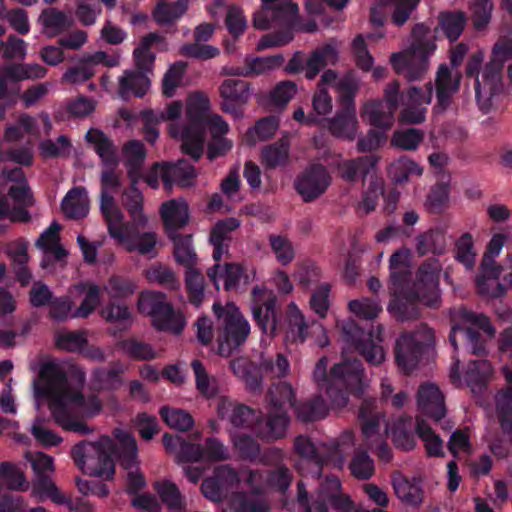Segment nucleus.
<instances>
[{"label":"nucleus","instance_id":"nucleus-36","mask_svg":"<svg viewBox=\"0 0 512 512\" xmlns=\"http://www.w3.org/2000/svg\"><path fill=\"white\" fill-rule=\"evenodd\" d=\"M154 172L162 177L167 189H170L174 182L181 186H189L196 177L194 168L184 160L176 164H157L154 166Z\"/></svg>","mask_w":512,"mask_h":512},{"label":"nucleus","instance_id":"nucleus-63","mask_svg":"<svg viewBox=\"0 0 512 512\" xmlns=\"http://www.w3.org/2000/svg\"><path fill=\"white\" fill-rule=\"evenodd\" d=\"M87 343L83 332L59 331L55 335V344L58 348L70 352H82Z\"/></svg>","mask_w":512,"mask_h":512},{"label":"nucleus","instance_id":"nucleus-28","mask_svg":"<svg viewBox=\"0 0 512 512\" xmlns=\"http://www.w3.org/2000/svg\"><path fill=\"white\" fill-rule=\"evenodd\" d=\"M459 361L451 369L450 377L454 384L460 386L463 384L458 372ZM493 374V367L487 360H471L465 372L464 383L467 384L473 392L480 388Z\"/></svg>","mask_w":512,"mask_h":512},{"label":"nucleus","instance_id":"nucleus-57","mask_svg":"<svg viewBox=\"0 0 512 512\" xmlns=\"http://www.w3.org/2000/svg\"><path fill=\"white\" fill-rule=\"evenodd\" d=\"M169 238L174 243V256L176 261L186 268L195 266L197 258L192 246L191 236H182L177 233L170 235Z\"/></svg>","mask_w":512,"mask_h":512},{"label":"nucleus","instance_id":"nucleus-31","mask_svg":"<svg viewBox=\"0 0 512 512\" xmlns=\"http://www.w3.org/2000/svg\"><path fill=\"white\" fill-rule=\"evenodd\" d=\"M417 402L421 413L435 421L445 416L444 396L436 385L432 383L422 385L418 391Z\"/></svg>","mask_w":512,"mask_h":512},{"label":"nucleus","instance_id":"nucleus-55","mask_svg":"<svg viewBox=\"0 0 512 512\" xmlns=\"http://www.w3.org/2000/svg\"><path fill=\"white\" fill-rule=\"evenodd\" d=\"M43 32L49 37L56 36L71 25V20L61 11L50 8L44 10L38 19Z\"/></svg>","mask_w":512,"mask_h":512},{"label":"nucleus","instance_id":"nucleus-48","mask_svg":"<svg viewBox=\"0 0 512 512\" xmlns=\"http://www.w3.org/2000/svg\"><path fill=\"white\" fill-rule=\"evenodd\" d=\"M393 488L397 497L409 505H419L423 500V491L417 481L409 480L401 475L393 477Z\"/></svg>","mask_w":512,"mask_h":512},{"label":"nucleus","instance_id":"nucleus-49","mask_svg":"<svg viewBox=\"0 0 512 512\" xmlns=\"http://www.w3.org/2000/svg\"><path fill=\"white\" fill-rule=\"evenodd\" d=\"M374 156H363L353 160H346L339 164V172L343 179L355 181L365 177L376 165Z\"/></svg>","mask_w":512,"mask_h":512},{"label":"nucleus","instance_id":"nucleus-46","mask_svg":"<svg viewBox=\"0 0 512 512\" xmlns=\"http://www.w3.org/2000/svg\"><path fill=\"white\" fill-rule=\"evenodd\" d=\"M162 45L163 38L159 34L150 33L144 36L133 52L137 68L150 71L155 59L154 54L151 52V48Z\"/></svg>","mask_w":512,"mask_h":512},{"label":"nucleus","instance_id":"nucleus-34","mask_svg":"<svg viewBox=\"0 0 512 512\" xmlns=\"http://www.w3.org/2000/svg\"><path fill=\"white\" fill-rule=\"evenodd\" d=\"M435 82L437 96L435 109L443 111L450 104L452 96L459 89L460 75L453 73L447 65L442 64L437 70Z\"/></svg>","mask_w":512,"mask_h":512},{"label":"nucleus","instance_id":"nucleus-12","mask_svg":"<svg viewBox=\"0 0 512 512\" xmlns=\"http://www.w3.org/2000/svg\"><path fill=\"white\" fill-rule=\"evenodd\" d=\"M512 55V38L498 42L492 50V59L485 66L482 80L477 78V103L486 111L491 107L492 98L502 89V68L506 59Z\"/></svg>","mask_w":512,"mask_h":512},{"label":"nucleus","instance_id":"nucleus-40","mask_svg":"<svg viewBox=\"0 0 512 512\" xmlns=\"http://www.w3.org/2000/svg\"><path fill=\"white\" fill-rule=\"evenodd\" d=\"M360 338L356 343V348L371 364H380L385 360V351L381 345V329L378 327L375 332L364 333L355 327Z\"/></svg>","mask_w":512,"mask_h":512},{"label":"nucleus","instance_id":"nucleus-5","mask_svg":"<svg viewBox=\"0 0 512 512\" xmlns=\"http://www.w3.org/2000/svg\"><path fill=\"white\" fill-rule=\"evenodd\" d=\"M213 311L217 318L216 327L207 317L199 318L196 322L197 338L204 345L215 340L218 353L227 357L247 340L251 327L232 302L225 305L214 303Z\"/></svg>","mask_w":512,"mask_h":512},{"label":"nucleus","instance_id":"nucleus-32","mask_svg":"<svg viewBox=\"0 0 512 512\" xmlns=\"http://www.w3.org/2000/svg\"><path fill=\"white\" fill-rule=\"evenodd\" d=\"M47 69L37 63L17 64L9 67L0 66V99L6 93L7 83L9 80L21 81L28 79H40L45 77ZM2 111H0V119Z\"/></svg>","mask_w":512,"mask_h":512},{"label":"nucleus","instance_id":"nucleus-23","mask_svg":"<svg viewBox=\"0 0 512 512\" xmlns=\"http://www.w3.org/2000/svg\"><path fill=\"white\" fill-rule=\"evenodd\" d=\"M330 182L326 168L323 165H314L298 178L296 189L305 201H311L321 195Z\"/></svg>","mask_w":512,"mask_h":512},{"label":"nucleus","instance_id":"nucleus-19","mask_svg":"<svg viewBox=\"0 0 512 512\" xmlns=\"http://www.w3.org/2000/svg\"><path fill=\"white\" fill-rule=\"evenodd\" d=\"M399 83L393 81L389 83L384 91L386 103L381 101H367L362 108L361 117L374 127L384 130L389 129L394 121V112L399 106L398 94Z\"/></svg>","mask_w":512,"mask_h":512},{"label":"nucleus","instance_id":"nucleus-7","mask_svg":"<svg viewBox=\"0 0 512 512\" xmlns=\"http://www.w3.org/2000/svg\"><path fill=\"white\" fill-rule=\"evenodd\" d=\"M210 100L208 96L199 91L190 93L186 99L187 124L179 127L172 123L169 126V135L180 139L182 151L195 160L199 159L204 146V121L210 115Z\"/></svg>","mask_w":512,"mask_h":512},{"label":"nucleus","instance_id":"nucleus-3","mask_svg":"<svg viewBox=\"0 0 512 512\" xmlns=\"http://www.w3.org/2000/svg\"><path fill=\"white\" fill-rule=\"evenodd\" d=\"M114 436L117 449L109 437L103 436L96 442H81L74 446L73 459L84 473L109 479L115 471L112 456H117L126 471L128 492L136 493L146 483L139 468L136 440L122 429H115Z\"/></svg>","mask_w":512,"mask_h":512},{"label":"nucleus","instance_id":"nucleus-43","mask_svg":"<svg viewBox=\"0 0 512 512\" xmlns=\"http://www.w3.org/2000/svg\"><path fill=\"white\" fill-rule=\"evenodd\" d=\"M328 129L338 138L354 140L358 130V120L354 106L346 107L343 113H338L330 119Z\"/></svg>","mask_w":512,"mask_h":512},{"label":"nucleus","instance_id":"nucleus-15","mask_svg":"<svg viewBox=\"0 0 512 512\" xmlns=\"http://www.w3.org/2000/svg\"><path fill=\"white\" fill-rule=\"evenodd\" d=\"M271 408L266 419V430L259 432L268 439L282 438L287 430L288 417L285 408L294 405V390L290 384L282 382L269 391Z\"/></svg>","mask_w":512,"mask_h":512},{"label":"nucleus","instance_id":"nucleus-11","mask_svg":"<svg viewBox=\"0 0 512 512\" xmlns=\"http://www.w3.org/2000/svg\"><path fill=\"white\" fill-rule=\"evenodd\" d=\"M452 328L449 336L450 343L457 350L458 343H464L474 354L484 352V346L478 343V331L482 330L492 337L495 333L488 318L483 314H475L465 308H457L451 312Z\"/></svg>","mask_w":512,"mask_h":512},{"label":"nucleus","instance_id":"nucleus-22","mask_svg":"<svg viewBox=\"0 0 512 512\" xmlns=\"http://www.w3.org/2000/svg\"><path fill=\"white\" fill-rule=\"evenodd\" d=\"M217 412L222 419H228L237 429H251L262 438H266L259 432L266 430V420L258 421L255 412L250 408L233 404L230 400L221 397L217 399Z\"/></svg>","mask_w":512,"mask_h":512},{"label":"nucleus","instance_id":"nucleus-44","mask_svg":"<svg viewBox=\"0 0 512 512\" xmlns=\"http://www.w3.org/2000/svg\"><path fill=\"white\" fill-rule=\"evenodd\" d=\"M283 63L281 55L269 57L246 58L243 67L227 69V73L236 76H251L267 73Z\"/></svg>","mask_w":512,"mask_h":512},{"label":"nucleus","instance_id":"nucleus-39","mask_svg":"<svg viewBox=\"0 0 512 512\" xmlns=\"http://www.w3.org/2000/svg\"><path fill=\"white\" fill-rule=\"evenodd\" d=\"M135 185L136 180L134 176H132L131 187L123 192L122 204L130 217L129 226L145 227L148 218L143 211L144 198Z\"/></svg>","mask_w":512,"mask_h":512},{"label":"nucleus","instance_id":"nucleus-9","mask_svg":"<svg viewBox=\"0 0 512 512\" xmlns=\"http://www.w3.org/2000/svg\"><path fill=\"white\" fill-rule=\"evenodd\" d=\"M327 360L321 358L313 372V377L317 382L324 381L321 389L331 399L333 407H340L346 404V398L339 392L334 391V387H345L352 393H359L362 390V368L358 360L344 361L335 365L331 371V380L326 382Z\"/></svg>","mask_w":512,"mask_h":512},{"label":"nucleus","instance_id":"nucleus-6","mask_svg":"<svg viewBox=\"0 0 512 512\" xmlns=\"http://www.w3.org/2000/svg\"><path fill=\"white\" fill-rule=\"evenodd\" d=\"M86 139L93 145L103 165L107 167L101 174L100 210L108 225L124 216L111 195L121 186L119 175L111 169L118 164L117 151L113 143L98 130H89L86 133Z\"/></svg>","mask_w":512,"mask_h":512},{"label":"nucleus","instance_id":"nucleus-18","mask_svg":"<svg viewBox=\"0 0 512 512\" xmlns=\"http://www.w3.org/2000/svg\"><path fill=\"white\" fill-rule=\"evenodd\" d=\"M433 342V331L422 325L414 333H404L397 340L396 361L404 372L413 370L419 362L423 348Z\"/></svg>","mask_w":512,"mask_h":512},{"label":"nucleus","instance_id":"nucleus-38","mask_svg":"<svg viewBox=\"0 0 512 512\" xmlns=\"http://www.w3.org/2000/svg\"><path fill=\"white\" fill-rule=\"evenodd\" d=\"M239 226L240 221L236 218H228L215 224L210 233V243L214 248L213 258L215 261L218 262L223 256L227 255L231 232Z\"/></svg>","mask_w":512,"mask_h":512},{"label":"nucleus","instance_id":"nucleus-10","mask_svg":"<svg viewBox=\"0 0 512 512\" xmlns=\"http://www.w3.org/2000/svg\"><path fill=\"white\" fill-rule=\"evenodd\" d=\"M381 418L374 400L365 401L361 405L359 420L363 443L358 445L349 464L352 475L357 479H368L374 473V462L362 447L372 448L376 444Z\"/></svg>","mask_w":512,"mask_h":512},{"label":"nucleus","instance_id":"nucleus-30","mask_svg":"<svg viewBox=\"0 0 512 512\" xmlns=\"http://www.w3.org/2000/svg\"><path fill=\"white\" fill-rule=\"evenodd\" d=\"M60 225L57 222L51 225L40 235L36 245L42 250L44 257L41 266L45 269L51 265V260L62 261L67 256V251L60 244Z\"/></svg>","mask_w":512,"mask_h":512},{"label":"nucleus","instance_id":"nucleus-4","mask_svg":"<svg viewBox=\"0 0 512 512\" xmlns=\"http://www.w3.org/2000/svg\"><path fill=\"white\" fill-rule=\"evenodd\" d=\"M411 260L409 249L402 248L396 251L389 261L391 277V293L394 299L390 302L388 310L399 320H407L418 314L412 305L406 311L404 300L414 302L418 300L423 304L435 307L439 304V273L441 266L436 259H429L417 271L414 283L410 286L406 280Z\"/></svg>","mask_w":512,"mask_h":512},{"label":"nucleus","instance_id":"nucleus-26","mask_svg":"<svg viewBox=\"0 0 512 512\" xmlns=\"http://www.w3.org/2000/svg\"><path fill=\"white\" fill-rule=\"evenodd\" d=\"M502 373L505 379V387L496 395V412L501 427L512 447V370L504 366Z\"/></svg>","mask_w":512,"mask_h":512},{"label":"nucleus","instance_id":"nucleus-13","mask_svg":"<svg viewBox=\"0 0 512 512\" xmlns=\"http://www.w3.org/2000/svg\"><path fill=\"white\" fill-rule=\"evenodd\" d=\"M137 307L140 313L152 317L153 326L159 330L179 334L186 324L183 315L172 310L162 293L142 292L138 298Z\"/></svg>","mask_w":512,"mask_h":512},{"label":"nucleus","instance_id":"nucleus-58","mask_svg":"<svg viewBox=\"0 0 512 512\" xmlns=\"http://www.w3.org/2000/svg\"><path fill=\"white\" fill-rule=\"evenodd\" d=\"M103 290L111 299H126L137 290V284L124 276L113 275L105 283Z\"/></svg>","mask_w":512,"mask_h":512},{"label":"nucleus","instance_id":"nucleus-60","mask_svg":"<svg viewBox=\"0 0 512 512\" xmlns=\"http://www.w3.org/2000/svg\"><path fill=\"white\" fill-rule=\"evenodd\" d=\"M188 9V0H178L174 3H159L153 16L158 24L166 25L178 20Z\"/></svg>","mask_w":512,"mask_h":512},{"label":"nucleus","instance_id":"nucleus-35","mask_svg":"<svg viewBox=\"0 0 512 512\" xmlns=\"http://www.w3.org/2000/svg\"><path fill=\"white\" fill-rule=\"evenodd\" d=\"M182 458L190 462L215 461L228 458L227 448L216 439H208L205 448L196 444H185L182 446Z\"/></svg>","mask_w":512,"mask_h":512},{"label":"nucleus","instance_id":"nucleus-37","mask_svg":"<svg viewBox=\"0 0 512 512\" xmlns=\"http://www.w3.org/2000/svg\"><path fill=\"white\" fill-rule=\"evenodd\" d=\"M502 268L494 261L483 260L481 274L477 278L479 292L490 297H501L505 293L504 286L499 282Z\"/></svg>","mask_w":512,"mask_h":512},{"label":"nucleus","instance_id":"nucleus-21","mask_svg":"<svg viewBox=\"0 0 512 512\" xmlns=\"http://www.w3.org/2000/svg\"><path fill=\"white\" fill-rule=\"evenodd\" d=\"M298 13V6L292 0H262V8L254 14L256 29L265 30L274 25H290Z\"/></svg>","mask_w":512,"mask_h":512},{"label":"nucleus","instance_id":"nucleus-20","mask_svg":"<svg viewBox=\"0 0 512 512\" xmlns=\"http://www.w3.org/2000/svg\"><path fill=\"white\" fill-rule=\"evenodd\" d=\"M433 95L431 83L423 87L410 86L404 92L398 94L399 106H401L400 121L403 123L418 124L425 120L428 105Z\"/></svg>","mask_w":512,"mask_h":512},{"label":"nucleus","instance_id":"nucleus-54","mask_svg":"<svg viewBox=\"0 0 512 512\" xmlns=\"http://www.w3.org/2000/svg\"><path fill=\"white\" fill-rule=\"evenodd\" d=\"M416 432L423 441L426 453L429 457H440L444 455L443 441L420 416L416 419Z\"/></svg>","mask_w":512,"mask_h":512},{"label":"nucleus","instance_id":"nucleus-41","mask_svg":"<svg viewBox=\"0 0 512 512\" xmlns=\"http://www.w3.org/2000/svg\"><path fill=\"white\" fill-rule=\"evenodd\" d=\"M339 53L335 45L327 44L315 49L305 60V76L307 79H314L317 74L326 66L335 65Z\"/></svg>","mask_w":512,"mask_h":512},{"label":"nucleus","instance_id":"nucleus-62","mask_svg":"<svg viewBox=\"0 0 512 512\" xmlns=\"http://www.w3.org/2000/svg\"><path fill=\"white\" fill-rule=\"evenodd\" d=\"M159 413L162 420L171 429L187 431L194 424L192 416L182 409L164 406L160 409Z\"/></svg>","mask_w":512,"mask_h":512},{"label":"nucleus","instance_id":"nucleus-50","mask_svg":"<svg viewBox=\"0 0 512 512\" xmlns=\"http://www.w3.org/2000/svg\"><path fill=\"white\" fill-rule=\"evenodd\" d=\"M31 494L38 501L50 499L56 504H69V499L58 489L49 476L37 477L32 483Z\"/></svg>","mask_w":512,"mask_h":512},{"label":"nucleus","instance_id":"nucleus-61","mask_svg":"<svg viewBox=\"0 0 512 512\" xmlns=\"http://www.w3.org/2000/svg\"><path fill=\"white\" fill-rule=\"evenodd\" d=\"M161 500L173 512H180L184 507L183 498L175 483L169 480L157 481L154 485Z\"/></svg>","mask_w":512,"mask_h":512},{"label":"nucleus","instance_id":"nucleus-2","mask_svg":"<svg viewBox=\"0 0 512 512\" xmlns=\"http://www.w3.org/2000/svg\"><path fill=\"white\" fill-rule=\"evenodd\" d=\"M291 483V475L287 468H279L273 475L264 477L258 471L242 470L237 473L228 465L216 469L214 478H207L201 485L203 495L219 501L223 495L230 494L229 501L233 508L241 512H268L267 503L255 495L269 489L286 490Z\"/></svg>","mask_w":512,"mask_h":512},{"label":"nucleus","instance_id":"nucleus-33","mask_svg":"<svg viewBox=\"0 0 512 512\" xmlns=\"http://www.w3.org/2000/svg\"><path fill=\"white\" fill-rule=\"evenodd\" d=\"M160 215L168 236L177 234L189 221V211L185 200L172 199L160 207Z\"/></svg>","mask_w":512,"mask_h":512},{"label":"nucleus","instance_id":"nucleus-52","mask_svg":"<svg viewBox=\"0 0 512 512\" xmlns=\"http://www.w3.org/2000/svg\"><path fill=\"white\" fill-rule=\"evenodd\" d=\"M278 127L279 123L276 118H263L246 131L242 141L245 145L254 146L259 141L271 138L276 133Z\"/></svg>","mask_w":512,"mask_h":512},{"label":"nucleus","instance_id":"nucleus-16","mask_svg":"<svg viewBox=\"0 0 512 512\" xmlns=\"http://www.w3.org/2000/svg\"><path fill=\"white\" fill-rule=\"evenodd\" d=\"M139 227L129 226L124 216L107 225L109 235L128 252H137L141 255L155 257L157 236L152 231L136 232Z\"/></svg>","mask_w":512,"mask_h":512},{"label":"nucleus","instance_id":"nucleus-14","mask_svg":"<svg viewBox=\"0 0 512 512\" xmlns=\"http://www.w3.org/2000/svg\"><path fill=\"white\" fill-rule=\"evenodd\" d=\"M2 174L5 179L15 183L9 188V198L13 201V205L0 194V218L7 217L12 221L20 222L28 221L30 216L24 208L33 204V198L24 181L22 170L19 167L9 170L5 168Z\"/></svg>","mask_w":512,"mask_h":512},{"label":"nucleus","instance_id":"nucleus-47","mask_svg":"<svg viewBox=\"0 0 512 512\" xmlns=\"http://www.w3.org/2000/svg\"><path fill=\"white\" fill-rule=\"evenodd\" d=\"M126 71L120 78V94L127 97L131 94L143 96L150 87V80L146 70Z\"/></svg>","mask_w":512,"mask_h":512},{"label":"nucleus","instance_id":"nucleus-53","mask_svg":"<svg viewBox=\"0 0 512 512\" xmlns=\"http://www.w3.org/2000/svg\"><path fill=\"white\" fill-rule=\"evenodd\" d=\"M285 322L287 334L294 341L304 342L307 337V323L303 313L294 302L289 303L286 308Z\"/></svg>","mask_w":512,"mask_h":512},{"label":"nucleus","instance_id":"nucleus-59","mask_svg":"<svg viewBox=\"0 0 512 512\" xmlns=\"http://www.w3.org/2000/svg\"><path fill=\"white\" fill-rule=\"evenodd\" d=\"M30 432L34 439L44 447L58 446L63 441L60 435L50 429L48 420L42 416H37L33 420Z\"/></svg>","mask_w":512,"mask_h":512},{"label":"nucleus","instance_id":"nucleus-51","mask_svg":"<svg viewBox=\"0 0 512 512\" xmlns=\"http://www.w3.org/2000/svg\"><path fill=\"white\" fill-rule=\"evenodd\" d=\"M261 161L266 168H276L286 165L289 161V142L280 139L274 144L265 146L261 152Z\"/></svg>","mask_w":512,"mask_h":512},{"label":"nucleus","instance_id":"nucleus-29","mask_svg":"<svg viewBox=\"0 0 512 512\" xmlns=\"http://www.w3.org/2000/svg\"><path fill=\"white\" fill-rule=\"evenodd\" d=\"M317 498L332 509L341 512H350L354 508L353 501L343 492L341 483L336 477H326L320 483Z\"/></svg>","mask_w":512,"mask_h":512},{"label":"nucleus","instance_id":"nucleus-17","mask_svg":"<svg viewBox=\"0 0 512 512\" xmlns=\"http://www.w3.org/2000/svg\"><path fill=\"white\" fill-rule=\"evenodd\" d=\"M277 297L265 286H255L251 291L250 310L256 324L267 336H273L280 328L276 310Z\"/></svg>","mask_w":512,"mask_h":512},{"label":"nucleus","instance_id":"nucleus-45","mask_svg":"<svg viewBox=\"0 0 512 512\" xmlns=\"http://www.w3.org/2000/svg\"><path fill=\"white\" fill-rule=\"evenodd\" d=\"M61 209L68 218L77 219L85 217L89 212L87 192L82 187L71 189L63 198Z\"/></svg>","mask_w":512,"mask_h":512},{"label":"nucleus","instance_id":"nucleus-25","mask_svg":"<svg viewBox=\"0 0 512 512\" xmlns=\"http://www.w3.org/2000/svg\"><path fill=\"white\" fill-rule=\"evenodd\" d=\"M255 274L253 268L246 270L239 264H226L224 269L216 264L208 272L209 278L215 285L218 287L219 282L222 280L226 290L237 288L240 285H247L255 279Z\"/></svg>","mask_w":512,"mask_h":512},{"label":"nucleus","instance_id":"nucleus-64","mask_svg":"<svg viewBox=\"0 0 512 512\" xmlns=\"http://www.w3.org/2000/svg\"><path fill=\"white\" fill-rule=\"evenodd\" d=\"M466 24V17L462 12H447L441 15V29L451 41L456 40L462 33Z\"/></svg>","mask_w":512,"mask_h":512},{"label":"nucleus","instance_id":"nucleus-56","mask_svg":"<svg viewBox=\"0 0 512 512\" xmlns=\"http://www.w3.org/2000/svg\"><path fill=\"white\" fill-rule=\"evenodd\" d=\"M423 169L413 160L402 157L392 162L388 168V174L395 183H405L413 176H420Z\"/></svg>","mask_w":512,"mask_h":512},{"label":"nucleus","instance_id":"nucleus-24","mask_svg":"<svg viewBox=\"0 0 512 512\" xmlns=\"http://www.w3.org/2000/svg\"><path fill=\"white\" fill-rule=\"evenodd\" d=\"M220 94L223 98L222 110L234 117H241V107L250 96L248 84L242 80L227 79L220 86Z\"/></svg>","mask_w":512,"mask_h":512},{"label":"nucleus","instance_id":"nucleus-1","mask_svg":"<svg viewBox=\"0 0 512 512\" xmlns=\"http://www.w3.org/2000/svg\"><path fill=\"white\" fill-rule=\"evenodd\" d=\"M84 381L85 373L78 367L66 375L56 363L43 364L39 379L33 382L35 409L39 411L41 400L46 399L52 419L62 429L82 435L92 433L85 419L98 416L103 403L96 394L82 393Z\"/></svg>","mask_w":512,"mask_h":512},{"label":"nucleus","instance_id":"nucleus-42","mask_svg":"<svg viewBox=\"0 0 512 512\" xmlns=\"http://www.w3.org/2000/svg\"><path fill=\"white\" fill-rule=\"evenodd\" d=\"M72 294H82L83 299L79 307L74 311L72 317L85 318L89 316L100 304V287L93 282H84L72 286L69 290Z\"/></svg>","mask_w":512,"mask_h":512},{"label":"nucleus","instance_id":"nucleus-27","mask_svg":"<svg viewBox=\"0 0 512 512\" xmlns=\"http://www.w3.org/2000/svg\"><path fill=\"white\" fill-rule=\"evenodd\" d=\"M208 129L213 138L208 146L210 160L223 155L232 149L233 143L222 136L229 131V124L218 114L210 113L204 121V131Z\"/></svg>","mask_w":512,"mask_h":512},{"label":"nucleus","instance_id":"nucleus-8","mask_svg":"<svg viewBox=\"0 0 512 512\" xmlns=\"http://www.w3.org/2000/svg\"><path fill=\"white\" fill-rule=\"evenodd\" d=\"M428 32L424 24H417L412 31L414 41L410 47L390 56L395 72L409 81L421 80L428 71L429 56L436 49L432 41L425 39Z\"/></svg>","mask_w":512,"mask_h":512}]
</instances>
